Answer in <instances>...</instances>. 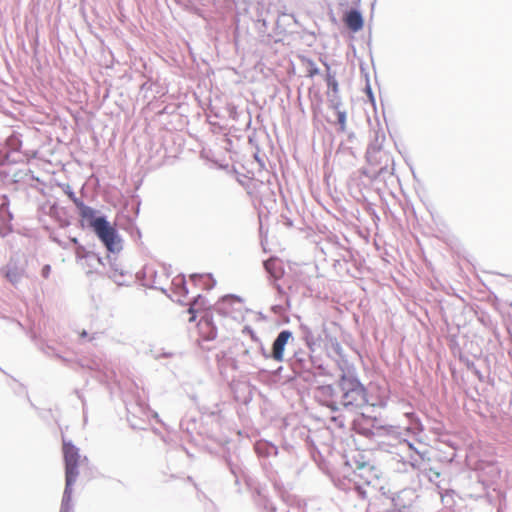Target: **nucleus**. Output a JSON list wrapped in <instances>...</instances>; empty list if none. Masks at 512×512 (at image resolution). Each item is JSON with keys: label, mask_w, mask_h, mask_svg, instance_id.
Listing matches in <instances>:
<instances>
[{"label": "nucleus", "mask_w": 512, "mask_h": 512, "mask_svg": "<svg viewBox=\"0 0 512 512\" xmlns=\"http://www.w3.org/2000/svg\"><path fill=\"white\" fill-rule=\"evenodd\" d=\"M93 224V231L108 251L116 252L121 249V240L118 236L117 230L105 219V217H98Z\"/></svg>", "instance_id": "7ed1b4c3"}, {"label": "nucleus", "mask_w": 512, "mask_h": 512, "mask_svg": "<svg viewBox=\"0 0 512 512\" xmlns=\"http://www.w3.org/2000/svg\"><path fill=\"white\" fill-rule=\"evenodd\" d=\"M334 404H335V402H334V401L327 402V406H329V407H331V408H333V409L335 408V407H334Z\"/></svg>", "instance_id": "6ab92c4d"}, {"label": "nucleus", "mask_w": 512, "mask_h": 512, "mask_svg": "<svg viewBox=\"0 0 512 512\" xmlns=\"http://www.w3.org/2000/svg\"><path fill=\"white\" fill-rule=\"evenodd\" d=\"M225 301L227 306L233 304L236 301V299L233 296L226 295Z\"/></svg>", "instance_id": "2eb2a0df"}, {"label": "nucleus", "mask_w": 512, "mask_h": 512, "mask_svg": "<svg viewBox=\"0 0 512 512\" xmlns=\"http://www.w3.org/2000/svg\"><path fill=\"white\" fill-rule=\"evenodd\" d=\"M342 396L341 404L348 407H362L366 404V391L365 388L358 382L352 379H343L341 382Z\"/></svg>", "instance_id": "f03ea898"}, {"label": "nucleus", "mask_w": 512, "mask_h": 512, "mask_svg": "<svg viewBox=\"0 0 512 512\" xmlns=\"http://www.w3.org/2000/svg\"><path fill=\"white\" fill-rule=\"evenodd\" d=\"M318 392L321 396H330L333 393V388L330 385L321 386L318 388Z\"/></svg>", "instance_id": "9b49d317"}, {"label": "nucleus", "mask_w": 512, "mask_h": 512, "mask_svg": "<svg viewBox=\"0 0 512 512\" xmlns=\"http://www.w3.org/2000/svg\"><path fill=\"white\" fill-rule=\"evenodd\" d=\"M292 338L289 330L281 331L272 345V358L277 362L284 360V350L288 341Z\"/></svg>", "instance_id": "39448f33"}, {"label": "nucleus", "mask_w": 512, "mask_h": 512, "mask_svg": "<svg viewBox=\"0 0 512 512\" xmlns=\"http://www.w3.org/2000/svg\"><path fill=\"white\" fill-rule=\"evenodd\" d=\"M79 335H80V337H81V338H84V337H86V336H87V332H86L85 330H83V331H81V332L79 333Z\"/></svg>", "instance_id": "a211bd4d"}, {"label": "nucleus", "mask_w": 512, "mask_h": 512, "mask_svg": "<svg viewBox=\"0 0 512 512\" xmlns=\"http://www.w3.org/2000/svg\"><path fill=\"white\" fill-rule=\"evenodd\" d=\"M49 272H50V266H49V265H46V266L43 268V276H44V277H48Z\"/></svg>", "instance_id": "f3484780"}, {"label": "nucleus", "mask_w": 512, "mask_h": 512, "mask_svg": "<svg viewBox=\"0 0 512 512\" xmlns=\"http://www.w3.org/2000/svg\"><path fill=\"white\" fill-rule=\"evenodd\" d=\"M381 471L370 464L362 463L355 472L356 485L358 491L365 487L376 488L380 484Z\"/></svg>", "instance_id": "20e7f679"}, {"label": "nucleus", "mask_w": 512, "mask_h": 512, "mask_svg": "<svg viewBox=\"0 0 512 512\" xmlns=\"http://www.w3.org/2000/svg\"><path fill=\"white\" fill-rule=\"evenodd\" d=\"M4 276L9 282H11L12 284H16L19 282V280L21 278V272L19 271V269L16 266H13V267L8 266L5 269Z\"/></svg>", "instance_id": "1a4fd4ad"}, {"label": "nucleus", "mask_w": 512, "mask_h": 512, "mask_svg": "<svg viewBox=\"0 0 512 512\" xmlns=\"http://www.w3.org/2000/svg\"><path fill=\"white\" fill-rule=\"evenodd\" d=\"M75 204L78 208V213L81 218L82 226L87 224L89 227L94 229V222L98 217L95 216L96 212L93 208L85 205L83 202L75 200Z\"/></svg>", "instance_id": "423d86ee"}, {"label": "nucleus", "mask_w": 512, "mask_h": 512, "mask_svg": "<svg viewBox=\"0 0 512 512\" xmlns=\"http://www.w3.org/2000/svg\"><path fill=\"white\" fill-rule=\"evenodd\" d=\"M345 25L353 32H358L363 28V18L357 10L347 12L343 18Z\"/></svg>", "instance_id": "0eeeda50"}, {"label": "nucleus", "mask_w": 512, "mask_h": 512, "mask_svg": "<svg viewBox=\"0 0 512 512\" xmlns=\"http://www.w3.org/2000/svg\"><path fill=\"white\" fill-rule=\"evenodd\" d=\"M276 265V260L275 259H269L267 261L264 262V267L265 269L270 273L272 274L273 276H276V273L274 272V267Z\"/></svg>", "instance_id": "9d476101"}, {"label": "nucleus", "mask_w": 512, "mask_h": 512, "mask_svg": "<svg viewBox=\"0 0 512 512\" xmlns=\"http://www.w3.org/2000/svg\"><path fill=\"white\" fill-rule=\"evenodd\" d=\"M405 444L410 451L408 457H409V461L412 466L417 465L419 462H421L425 459L426 451H422V450L415 448L413 446V444H411L409 442H405Z\"/></svg>", "instance_id": "6e6552de"}, {"label": "nucleus", "mask_w": 512, "mask_h": 512, "mask_svg": "<svg viewBox=\"0 0 512 512\" xmlns=\"http://www.w3.org/2000/svg\"><path fill=\"white\" fill-rule=\"evenodd\" d=\"M345 119H346L345 114L342 112H339L338 120H339V123L342 125V128H344V126H345Z\"/></svg>", "instance_id": "ddd939ff"}, {"label": "nucleus", "mask_w": 512, "mask_h": 512, "mask_svg": "<svg viewBox=\"0 0 512 512\" xmlns=\"http://www.w3.org/2000/svg\"><path fill=\"white\" fill-rule=\"evenodd\" d=\"M318 72L319 70L315 67V65L312 62H309L308 75L313 77L314 75L318 74Z\"/></svg>", "instance_id": "f8f14e48"}, {"label": "nucleus", "mask_w": 512, "mask_h": 512, "mask_svg": "<svg viewBox=\"0 0 512 512\" xmlns=\"http://www.w3.org/2000/svg\"><path fill=\"white\" fill-rule=\"evenodd\" d=\"M62 452L65 463L64 501L70 502L72 486L78 477L86 480L93 478V467L86 456H81L79 449L71 442L63 440Z\"/></svg>", "instance_id": "f257e3e1"}, {"label": "nucleus", "mask_w": 512, "mask_h": 512, "mask_svg": "<svg viewBox=\"0 0 512 512\" xmlns=\"http://www.w3.org/2000/svg\"><path fill=\"white\" fill-rule=\"evenodd\" d=\"M61 512H71L70 507H69V502L64 501V500L62 501Z\"/></svg>", "instance_id": "4468645a"}, {"label": "nucleus", "mask_w": 512, "mask_h": 512, "mask_svg": "<svg viewBox=\"0 0 512 512\" xmlns=\"http://www.w3.org/2000/svg\"><path fill=\"white\" fill-rule=\"evenodd\" d=\"M191 316L189 317V321L192 322L195 320L194 310L193 308H189L187 311Z\"/></svg>", "instance_id": "dca6fc26"}]
</instances>
